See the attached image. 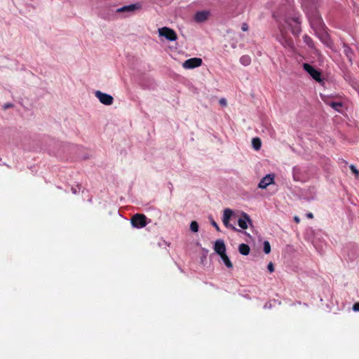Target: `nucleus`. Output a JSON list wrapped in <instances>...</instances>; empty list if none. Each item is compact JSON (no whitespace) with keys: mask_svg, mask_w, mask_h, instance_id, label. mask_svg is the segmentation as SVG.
Here are the masks:
<instances>
[{"mask_svg":"<svg viewBox=\"0 0 359 359\" xmlns=\"http://www.w3.org/2000/svg\"><path fill=\"white\" fill-rule=\"evenodd\" d=\"M276 39L285 48H293V41L287 34L283 25H280L278 27V33L276 36Z\"/></svg>","mask_w":359,"mask_h":359,"instance_id":"obj_1","label":"nucleus"},{"mask_svg":"<svg viewBox=\"0 0 359 359\" xmlns=\"http://www.w3.org/2000/svg\"><path fill=\"white\" fill-rule=\"evenodd\" d=\"M285 22L290 27L291 31L294 35H298L301 32V22L299 15H295L292 18H287Z\"/></svg>","mask_w":359,"mask_h":359,"instance_id":"obj_2","label":"nucleus"},{"mask_svg":"<svg viewBox=\"0 0 359 359\" xmlns=\"http://www.w3.org/2000/svg\"><path fill=\"white\" fill-rule=\"evenodd\" d=\"M158 32L160 37H164L168 41H175L177 40V37L175 32L170 28L167 27L159 28Z\"/></svg>","mask_w":359,"mask_h":359,"instance_id":"obj_3","label":"nucleus"},{"mask_svg":"<svg viewBox=\"0 0 359 359\" xmlns=\"http://www.w3.org/2000/svg\"><path fill=\"white\" fill-rule=\"evenodd\" d=\"M95 96L102 104L109 106L114 102V97L111 95L103 93L100 90H96L95 92Z\"/></svg>","mask_w":359,"mask_h":359,"instance_id":"obj_4","label":"nucleus"},{"mask_svg":"<svg viewBox=\"0 0 359 359\" xmlns=\"http://www.w3.org/2000/svg\"><path fill=\"white\" fill-rule=\"evenodd\" d=\"M147 217L142 214H136L131 218L132 225L137 229L143 228L147 225Z\"/></svg>","mask_w":359,"mask_h":359,"instance_id":"obj_5","label":"nucleus"},{"mask_svg":"<svg viewBox=\"0 0 359 359\" xmlns=\"http://www.w3.org/2000/svg\"><path fill=\"white\" fill-rule=\"evenodd\" d=\"M304 69L316 81L320 82L321 79V73L315 69L313 66L309 64L304 63L303 65Z\"/></svg>","mask_w":359,"mask_h":359,"instance_id":"obj_6","label":"nucleus"},{"mask_svg":"<svg viewBox=\"0 0 359 359\" xmlns=\"http://www.w3.org/2000/svg\"><path fill=\"white\" fill-rule=\"evenodd\" d=\"M202 59L199 57H192L185 60L182 63L183 68L186 69H191L196 67H198L202 65Z\"/></svg>","mask_w":359,"mask_h":359,"instance_id":"obj_7","label":"nucleus"},{"mask_svg":"<svg viewBox=\"0 0 359 359\" xmlns=\"http://www.w3.org/2000/svg\"><path fill=\"white\" fill-rule=\"evenodd\" d=\"M275 183V175L273 174H268L261 179L258 184V188L265 189L270 184Z\"/></svg>","mask_w":359,"mask_h":359,"instance_id":"obj_8","label":"nucleus"},{"mask_svg":"<svg viewBox=\"0 0 359 359\" xmlns=\"http://www.w3.org/2000/svg\"><path fill=\"white\" fill-rule=\"evenodd\" d=\"M233 211L231 209L226 208L224 210V214L222 217V222L224 225L229 229H231L234 231H238L234 226L229 223V221L233 216Z\"/></svg>","mask_w":359,"mask_h":359,"instance_id":"obj_9","label":"nucleus"},{"mask_svg":"<svg viewBox=\"0 0 359 359\" xmlns=\"http://www.w3.org/2000/svg\"><path fill=\"white\" fill-rule=\"evenodd\" d=\"M141 8V5L139 3L133 4L128 6H124L116 9V13H126L128 14L134 13L136 11Z\"/></svg>","mask_w":359,"mask_h":359,"instance_id":"obj_10","label":"nucleus"},{"mask_svg":"<svg viewBox=\"0 0 359 359\" xmlns=\"http://www.w3.org/2000/svg\"><path fill=\"white\" fill-rule=\"evenodd\" d=\"M214 250L219 255L226 253V246L223 240H217L214 245Z\"/></svg>","mask_w":359,"mask_h":359,"instance_id":"obj_11","label":"nucleus"},{"mask_svg":"<svg viewBox=\"0 0 359 359\" xmlns=\"http://www.w3.org/2000/svg\"><path fill=\"white\" fill-rule=\"evenodd\" d=\"M250 223H251V219L246 213H243L241 217L238 219V224L243 229H246Z\"/></svg>","mask_w":359,"mask_h":359,"instance_id":"obj_12","label":"nucleus"},{"mask_svg":"<svg viewBox=\"0 0 359 359\" xmlns=\"http://www.w3.org/2000/svg\"><path fill=\"white\" fill-rule=\"evenodd\" d=\"M210 12L208 11H201L197 12L194 15V20L197 22H203L208 20Z\"/></svg>","mask_w":359,"mask_h":359,"instance_id":"obj_13","label":"nucleus"},{"mask_svg":"<svg viewBox=\"0 0 359 359\" xmlns=\"http://www.w3.org/2000/svg\"><path fill=\"white\" fill-rule=\"evenodd\" d=\"M302 168L299 166H294L292 169V176L293 179L295 181H301L302 180Z\"/></svg>","mask_w":359,"mask_h":359,"instance_id":"obj_14","label":"nucleus"},{"mask_svg":"<svg viewBox=\"0 0 359 359\" xmlns=\"http://www.w3.org/2000/svg\"><path fill=\"white\" fill-rule=\"evenodd\" d=\"M239 252L243 255H248L250 253V247L245 243H242L238 247Z\"/></svg>","mask_w":359,"mask_h":359,"instance_id":"obj_15","label":"nucleus"},{"mask_svg":"<svg viewBox=\"0 0 359 359\" xmlns=\"http://www.w3.org/2000/svg\"><path fill=\"white\" fill-rule=\"evenodd\" d=\"M252 145L255 150H259L262 146L261 140L258 137L253 138L252 140Z\"/></svg>","mask_w":359,"mask_h":359,"instance_id":"obj_16","label":"nucleus"},{"mask_svg":"<svg viewBox=\"0 0 359 359\" xmlns=\"http://www.w3.org/2000/svg\"><path fill=\"white\" fill-rule=\"evenodd\" d=\"M219 256H220L221 259H222L223 262L224 263V264L226 266V267H228V268L233 267V264L226 253H224L222 255H219Z\"/></svg>","mask_w":359,"mask_h":359,"instance_id":"obj_17","label":"nucleus"},{"mask_svg":"<svg viewBox=\"0 0 359 359\" xmlns=\"http://www.w3.org/2000/svg\"><path fill=\"white\" fill-rule=\"evenodd\" d=\"M240 62L242 65H243L244 66H248L250 64L251 62V58L250 57V56L248 55H243L241 58H240Z\"/></svg>","mask_w":359,"mask_h":359,"instance_id":"obj_18","label":"nucleus"},{"mask_svg":"<svg viewBox=\"0 0 359 359\" xmlns=\"http://www.w3.org/2000/svg\"><path fill=\"white\" fill-rule=\"evenodd\" d=\"M263 246H264V252L266 254L270 253V252H271V245H270L269 242L267 241H265L264 242V243H263Z\"/></svg>","mask_w":359,"mask_h":359,"instance_id":"obj_19","label":"nucleus"},{"mask_svg":"<svg viewBox=\"0 0 359 359\" xmlns=\"http://www.w3.org/2000/svg\"><path fill=\"white\" fill-rule=\"evenodd\" d=\"M190 229L193 232H197L198 231V224L196 221H193L190 224Z\"/></svg>","mask_w":359,"mask_h":359,"instance_id":"obj_20","label":"nucleus"},{"mask_svg":"<svg viewBox=\"0 0 359 359\" xmlns=\"http://www.w3.org/2000/svg\"><path fill=\"white\" fill-rule=\"evenodd\" d=\"M330 105L334 109L337 111H339V108L341 107V102H332L330 104Z\"/></svg>","mask_w":359,"mask_h":359,"instance_id":"obj_21","label":"nucleus"},{"mask_svg":"<svg viewBox=\"0 0 359 359\" xmlns=\"http://www.w3.org/2000/svg\"><path fill=\"white\" fill-rule=\"evenodd\" d=\"M350 169L352 171V172L355 175L357 178L359 177V170L356 168V167L354 165H350Z\"/></svg>","mask_w":359,"mask_h":359,"instance_id":"obj_22","label":"nucleus"},{"mask_svg":"<svg viewBox=\"0 0 359 359\" xmlns=\"http://www.w3.org/2000/svg\"><path fill=\"white\" fill-rule=\"evenodd\" d=\"M344 52H345L346 55H347V57H348V59L351 60V57H352V51H351V50L348 47L345 46L344 47Z\"/></svg>","mask_w":359,"mask_h":359,"instance_id":"obj_23","label":"nucleus"},{"mask_svg":"<svg viewBox=\"0 0 359 359\" xmlns=\"http://www.w3.org/2000/svg\"><path fill=\"white\" fill-rule=\"evenodd\" d=\"M304 42L306 43L309 46H312V40L310 37H309L308 36H305L304 37Z\"/></svg>","mask_w":359,"mask_h":359,"instance_id":"obj_24","label":"nucleus"},{"mask_svg":"<svg viewBox=\"0 0 359 359\" xmlns=\"http://www.w3.org/2000/svg\"><path fill=\"white\" fill-rule=\"evenodd\" d=\"M267 269L270 273H273L274 271L273 264L272 262H269L267 266Z\"/></svg>","mask_w":359,"mask_h":359,"instance_id":"obj_25","label":"nucleus"},{"mask_svg":"<svg viewBox=\"0 0 359 359\" xmlns=\"http://www.w3.org/2000/svg\"><path fill=\"white\" fill-rule=\"evenodd\" d=\"M219 102L222 106H226L227 104L226 100L224 98H221Z\"/></svg>","mask_w":359,"mask_h":359,"instance_id":"obj_26","label":"nucleus"},{"mask_svg":"<svg viewBox=\"0 0 359 359\" xmlns=\"http://www.w3.org/2000/svg\"><path fill=\"white\" fill-rule=\"evenodd\" d=\"M211 224L216 229V230L217 231H220L219 226L217 225V224L214 220L211 221Z\"/></svg>","mask_w":359,"mask_h":359,"instance_id":"obj_27","label":"nucleus"},{"mask_svg":"<svg viewBox=\"0 0 359 359\" xmlns=\"http://www.w3.org/2000/svg\"><path fill=\"white\" fill-rule=\"evenodd\" d=\"M353 309L355 311H359V302H357L353 305Z\"/></svg>","mask_w":359,"mask_h":359,"instance_id":"obj_28","label":"nucleus"},{"mask_svg":"<svg viewBox=\"0 0 359 359\" xmlns=\"http://www.w3.org/2000/svg\"><path fill=\"white\" fill-rule=\"evenodd\" d=\"M241 29H242V30H243V31H244V32L247 31V30L248 29V25H247L246 23H243V24L242 25Z\"/></svg>","mask_w":359,"mask_h":359,"instance_id":"obj_29","label":"nucleus"},{"mask_svg":"<svg viewBox=\"0 0 359 359\" xmlns=\"http://www.w3.org/2000/svg\"><path fill=\"white\" fill-rule=\"evenodd\" d=\"M13 107V104H11V103H6V104H5L4 105V109H8L10 107Z\"/></svg>","mask_w":359,"mask_h":359,"instance_id":"obj_30","label":"nucleus"},{"mask_svg":"<svg viewBox=\"0 0 359 359\" xmlns=\"http://www.w3.org/2000/svg\"><path fill=\"white\" fill-rule=\"evenodd\" d=\"M294 219L297 223H299L300 222V219L297 216L294 217Z\"/></svg>","mask_w":359,"mask_h":359,"instance_id":"obj_31","label":"nucleus"},{"mask_svg":"<svg viewBox=\"0 0 359 359\" xmlns=\"http://www.w3.org/2000/svg\"><path fill=\"white\" fill-rule=\"evenodd\" d=\"M307 217H308L309 218H313V214H312L311 212H309V213H308V214H307Z\"/></svg>","mask_w":359,"mask_h":359,"instance_id":"obj_32","label":"nucleus"},{"mask_svg":"<svg viewBox=\"0 0 359 359\" xmlns=\"http://www.w3.org/2000/svg\"><path fill=\"white\" fill-rule=\"evenodd\" d=\"M72 191L74 194H76V190H74V189H72Z\"/></svg>","mask_w":359,"mask_h":359,"instance_id":"obj_33","label":"nucleus"}]
</instances>
